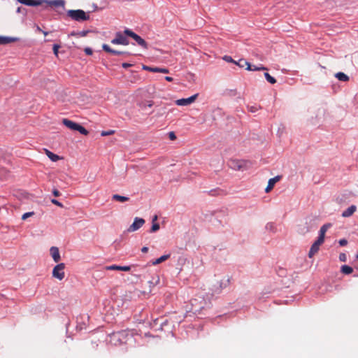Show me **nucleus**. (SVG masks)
I'll return each mask as SVG.
<instances>
[{
    "label": "nucleus",
    "instance_id": "obj_24",
    "mask_svg": "<svg viewBox=\"0 0 358 358\" xmlns=\"http://www.w3.org/2000/svg\"><path fill=\"white\" fill-rule=\"evenodd\" d=\"M153 106L152 101H146L141 103V107L143 110H145L147 107L151 108Z\"/></svg>",
    "mask_w": 358,
    "mask_h": 358
},
{
    "label": "nucleus",
    "instance_id": "obj_53",
    "mask_svg": "<svg viewBox=\"0 0 358 358\" xmlns=\"http://www.w3.org/2000/svg\"><path fill=\"white\" fill-rule=\"evenodd\" d=\"M284 272H285V271L283 269H280L279 273H279V275L283 274Z\"/></svg>",
    "mask_w": 358,
    "mask_h": 358
},
{
    "label": "nucleus",
    "instance_id": "obj_30",
    "mask_svg": "<svg viewBox=\"0 0 358 358\" xmlns=\"http://www.w3.org/2000/svg\"><path fill=\"white\" fill-rule=\"evenodd\" d=\"M102 48L103 50H105L106 52H109V53H111V51H113V50L111 48H110V46L108 45L107 44H103L102 45Z\"/></svg>",
    "mask_w": 358,
    "mask_h": 358
},
{
    "label": "nucleus",
    "instance_id": "obj_49",
    "mask_svg": "<svg viewBox=\"0 0 358 358\" xmlns=\"http://www.w3.org/2000/svg\"><path fill=\"white\" fill-rule=\"evenodd\" d=\"M157 215H155V216L152 217V223H157Z\"/></svg>",
    "mask_w": 358,
    "mask_h": 358
},
{
    "label": "nucleus",
    "instance_id": "obj_2",
    "mask_svg": "<svg viewBox=\"0 0 358 358\" xmlns=\"http://www.w3.org/2000/svg\"><path fill=\"white\" fill-rule=\"evenodd\" d=\"M62 123L64 124V125H65L69 129L73 130V131H78L80 134H82L85 136H87L89 134L88 131L85 127H83L80 124H77L70 120L63 119Z\"/></svg>",
    "mask_w": 358,
    "mask_h": 358
},
{
    "label": "nucleus",
    "instance_id": "obj_38",
    "mask_svg": "<svg viewBox=\"0 0 358 358\" xmlns=\"http://www.w3.org/2000/svg\"><path fill=\"white\" fill-rule=\"evenodd\" d=\"M90 31L87 30V31H79L78 32V36H81V37H84L85 36L87 33H89Z\"/></svg>",
    "mask_w": 358,
    "mask_h": 358
},
{
    "label": "nucleus",
    "instance_id": "obj_14",
    "mask_svg": "<svg viewBox=\"0 0 358 358\" xmlns=\"http://www.w3.org/2000/svg\"><path fill=\"white\" fill-rule=\"evenodd\" d=\"M18 38L15 37L1 36H0V45H5L13 42L17 41Z\"/></svg>",
    "mask_w": 358,
    "mask_h": 358
},
{
    "label": "nucleus",
    "instance_id": "obj_31",
    "mask_svg": "<svg viewBox=\"0 0 358 358\" xmlns=\"http://www.w3.org/2000/svg\"><path fill=\"white\" fill-rule=\"evenodd\" d=\"M223 59L227 62H230V63H234L236 62V61H234L231 57L230 56H227V55H225L223 57Z\"/></svg>",
    "mask_w": 358,
    "mask_h": 358
},
{
    "label": "nucleus",
    "instance_id": "obj_3",
    "mask_svg": "<svg viewBox=\"0 0 358 358\" xmlns=\"http://www.w3.org/2000/svg\"><path fill=\"white\" fill-rule=\"evenodd\" d=\"M124 33L126 36L131 37L140 46L145 49L148 48V43L145 42V41L131 30L126 29Z\"/></svg>",
    "mask_w": 358,
    "mask_h": 358
},
{
    "label": "nucleus",
    "instance_id": "obj_11",
    "mask_svg": "<svg viewBox=\"0 0 358 358\" xmlns=\"http://www.w3.org/2000/svg\"><path fill=\"white\" fill-rule=\"evenodd\" d=\"M280 178L281 177L280 176H277L273 178H271L268 182V185L265 189V192L266 193L271 192V190L273 188L275 184L280 180Z\"/></svg>",
    "mask_w": 358,
    "mask_h": 358
},
{
    "label": "nucleus",
    "instance_id": "obj_35",
    "mask_svg": "<svg viewBox=\"0 0 358 358\" xmlns=\"http://www.w3.org/2000/svg\"><path fill=\"white\" fill-rule=\"evenodd\" d=\"M266 229L273 231L274 230V224L273 223H268L266 226Z\"/></svg>",
    "mask_w": 358,
    "mask_h": 358
},
{
    "label": "nucleus",
    "instance_id": "obj_5",
    "mask_svg": "<svg viewBox=\"0 0 358 358\" xmlns=\"http://www.w3.org/2000/svg\"><path fill=\"white\" fill-rule=\"evenodd\" d=\"M111 43L115 45H127L129 43V41L121 32H117L115 38L111 41Z\"/></svg>",
    "mask_w": 358,
    "mask_h": 358
},
{
    "label": "nucleus",
    "instance_id": "obj_8",
    "mask_svg": "<svg viewBox=\"0 0 358 358\" xmlns=\"http://www.w3.org/2000/svg\"><path fill=\"white\" fill-rule=\"evenodd\" d=\"M145 223L143 218L135 217L134 222L128 228V231L133 232L139 229Z\"/></svg>",
    "mask_w": 358,
    "mask_h": 358
},
{
    "label": "nucleus",
    "instance_id": "obj_57",
    "mask_svg": "<svg viewBox=\"0 0 358 358\" xmlns=\"http://www.w3.org/2000/svg\"><path fill=\"white\" fill-rule=\"evenodd\" d=\"M357 258L358 259V255H357Z\"/></svg>",
    "mask_w": 358,
    "mask_h": 358
},
{
    "label": "nucleus",
    "instance_id": "obj_4",
    "mask_svg": "<svg viewBox=\"0 0 358 358\" xmlns=\"http://www.w3.org/2000/svg\"><path fill=\"white\" fill-rule=\"evenodd\" d=\"M65 264L60 263L56 265L52 270V276L59 280H62L65 277L64 270Z\"/></svg>",
    "mask_w": 358,
    "mask_h": 358
},
{
    "label": "nucleus",
    "instance_id": "obj_21",
    "mask_svg": "<svg viewBox=\"0 0 358 358\" xmlns=\"http://www.w3.org/2000/svg\"><path fill=\"white\" fill-rule=\"evenodd\" d=\"M170 257V255H164L160 257L159 258L155 259L152 262V265H157L161 264L162 262L167 260Z\"/></svg>",
    "mask_w": 358,
    "mask_h": 358
},
{
    "label": "nucleus",
    "instance_id": "obj_32",
    "mask_svg": "<svg viewBox=\"0 0 358 358\" xmlns=\"http://www.w3.org/2000/svg\"><path fill=\"white\" fill-rule=\"evenodd\" d=\"M266 68L263 66H252V69L250 71H261V70H266Z\"/></svg>",
    "mask_w": 358,
    "mask_h": 358
},
{
    "label": "nucleus",
    "instance_id": "obj_33",
    "mask_svg": "<svg viewBox=\"0 0 358 358\" xmlns=\"http://www.w3.org/2000/svg\"><path fill=\"white\" fill-rule=\"evenodd\" d=\"M339 260L341 262H346V260H347L346 255L345 253H341L339 255Z\"/></svg>",
    "mask_w": 358,
    "mask_h": 358
},
{
    "label": "nucleus",
    "instance_id": "obj_16",
    "mask_svg": "<svg viewBox=\"0 0 358 358\" xmlns=\"http://www.w3.org/2000/svg\"><path fill=\"white\" fill-rule=\"evenodd\" d=\"M107 270H118V271H129L131 269V267L129 266H117V265H111L106 267Z\"/></svg>",
    "mask_w": 358,
    "mask_h": 358
},
{
    "label": "nucleus",
    "instance_id": "obj_34",
    "mask_svg": "<svg viewBox=\"0 0 358 358\" xmlns=\"http://www.w3.org/2000/svg\"><path fill=\"white\" fill-rule=\"evenodd\" d=\"M51 202H52L53 204H55V205H56V206H59V207L63 208V205H62V203H60L59 201H57V200L55 199H52L51 200Z\"/></svg>",
    "mask_w": 358,
    "mask_h": 358
},
{
    "label": "nucleus",
    "instance_id": "obj_37",
    "mask_svg": "<svg viewBox=\"0 0 358 358\" xmlns=\"http://www.w3.org/2000/svg\"><path fill=\"white\" fill-rule=\"evenodd\" d=\"M6 171L5 169H0V179L1 180H3V178L5 177L6 176Z\"/></svg>",
    "mask_w": 358,
    "mask_h": 358
},
{
    "label": "nucleus",
    "instance_id": "obj_36",
    "mask_svg": "<svg viewBox=\"0 0 358 358\" xmlns=\"http://www.w3.org/2000/svg\"><path fill=\"white\" fill-rule=\"evenodd\" d=\"M169 137L170 140H171V141H174L176 139V136L173 131H170L169 133Z\"/></svg>",
    "mask_w": 358,
    "mask_h": 358
},
{
    "label": "nucleus",
    "instance_id": "obj_28",
    "mask_svg": "<svg viewBox=\"0 0 358 358\" xmlns=\"http://www.w3.org/2000/svg\"><path fill=\"white\" fill-rule=\"evenodd\" d=\"M59 48H60V45H59L55 44V45H53V48H52V49H53V52H54V54H55V55L56 57H57V56H58V50H59Z\"/></svg>",
    "mask_w": 358,
    "mask_h": 358
},
{
    "label": "nucleus",
    "instance_id": "obj_23",
    "mask_svg": "<svg viewBox=\"0 0 358 358\" xmlns=\"http://www.w3.org/2000/svg\"><path fill=\"white\" fill-rule=\"evenodd\" d=\"M264 76L266 80L271 84H275L276 83V80L272 77L268 73H265Z\"/></svg>",
    "mask_w": 358,
    "mask_h": 358
},
{
    "label": "nucleus",
    "instance_id": "obj_22",
    "mask_svg": "<svg viewBox=\"0 0 358 358\" xmlns=\"http://www.w3.org/2000/svg\"><path fill=\"white\" fill-rule=\"evenodd\" d=\"M341 271L343 273L348 275L353 272V268L348 265H343L341 266Z\"/></svg>",
    "mask_w": 358,
    "mask_h": 358
},
{
    "label": "nucleus",
    "instance_id": "obj_45",
    "mask_svg": "<svg viewBox=\"0 0 358 358\" xmlns=\"http://www.w3.org/2000/svg\"><path fill=\"white\" fill-rule=\"evenodd\" d=\"M52 194H53V195H54L55 196H57H57H60V194H60V192H59L57 189H53V191H52Z\"/></svg>",
    "mask_w": 358,
    "mask_h": 358
},
{
    "label": "nucleus",
    "instance_id": "obj_54",
    "mask_svg": "<svg viewBox=\"0 0 358 358\" xmlns=\"http://www.w3.org/2000/svg\"><path fill=\"white\" fill-rule=\"evenodd\" d=\"M117 336H118V334H112V337H113V338H116V337H117Z\"/></svg>",
    "mask_w": 358,
    "mask_h": 358
},
{
    "label": "nucleus",
    "instance_id": "obj_42",
    "mask_svg": "<svg viewBox=\"0 0 358 358\" xmlns=\"http://www.w3.org/2000/svg\"><path fill=\"white\" fill-rule=\"evenodd\" d=\"M159 69L160 68L159 67H152L151 69H150V71L154 73H159Z\"/></svg>",
    "mask_w": 358,
    "mask_h": 358
},
{
    "label": "nucleus",
    "instance_id": "obj_44",
    "mask_svg": "<svg viewBox=\"0 0 358 358\" xmlns=\"http://www.w3.org/2000/svg\"><path fill=\"white\" fill-rule=\"evenodd\" d=\"M169 72V70L166 68H160L159 73H168Z\"/></svg>",
    "mask_w": 358,
    "mask_h": 358
},
{
    "label": "nucleus",
    "instance_id": "obj_26",
    "mask_svg": "<svg viewBox=\"0 0 358 358\" xmlns=\"http://www.w3.org/2000/svg\"><path fill=\"white\" fill-rule=\"evenodd\" d=\"M34 212L31 211V212H28V213H25L22 215V220H27L28 217H31L34 215Z\"/></svg>",
    "mask_w": 358,
    "mask_h": 358
},
{
    "label": "nucleus",
    "instance_id": "obj_9",
    "mask_svg": "<svg viewBox=\"0 0 358 358\" xmlns=\"http://www.w3.org/2000/svg\"><path fill=\"white\" fill-rule=\"evenodd\" d=\"M22 4L29 6H37L42 5L45 0H17Z\"/></svg>",
    "mask_w": 358,
    "mask_h": 358
},
{
    "label": "nucleus",
    "instance_id": "obj_50",
    "mask_svg": "<svg viewBox=\"0 0 358 358\" xmlns=\"http://www.w3.org/2000/svg\"><path fill=\"white\" fill-rule=\"evenodd\" d=\"M151 66H143V69L146 70V71H150V69H151Z\"/></svg>",
    "mask_w": 358,
    "mask_h": 358
},
{
    "label": "nucleus",
    "instance_id": "obj_18",
    "mask_svg": "<svg viewBox=\"0 0 358 358\" xmlns=\"http://www.w3.org/2000/svg\"><path fill=\"white\" fill-rule=\"evenodd\" d=\"M45 153L48 156V157L52 162H57L60 159V157L53 152H50L48 149H44Z\"/></svg>",
    "mask_w": 358,
    "mask_h": 358
},
{
    "label": "nucleus",
    "instance_id": "obj_15",
    "mask_svg": "<svg viewBox=\"0 0 358 358\" xmlns=\"http://www.w3.org/2000/svg\"><path fill=\"white\" fill-rule=\"evenodd\" d=\"M331 227V224L327 223L322 225L320 229V234L318 238H322V240L324 241L325 234L327 231Z\"/></svg>",
    "mask_w": 358,
    "mask_h": 358
},
{
    "label": "nucleus",
    "instance_id": "obj_10",
    "mask_svg": "<svg viewBox=\"0 0 358 358\" xmlns=\"http://www.w3.org/2000/svg\"><path fill=\"white\" fill-rule=\"evenodd\" d=\"M50 253L55 262H59L61 259L60 253L59 248L55 246H52L50 249Z\"/></svg>",
    "mask_w": 358,
    "mask_h": 358
},
{
    "label": "nucleus",
    "instance_id": "obj_52",
    "mask_svg": "<svg viewBox=\"0 0 358 358\" xmlns=\"http://www.w3.org/2000/svg\"><path fill=\"white\" fill-rule=\"evenodd\" d=\"M36 30H37L38 31H41V32H42V31H43V30H42V29H41L38 26H37V27H36Z\"/></svg>",
    "mask_w": 358,
    "mask_h": 358
},
{
    "label": "nucleus",
    "instance_id": "obj_48",
    "mask_svg": "<svg viewBox=\"0 0 358 358\" xmlns=\"http://www.w3.org/2000/svg\"><path fill=\"white\" fill-rule=\"evenodd\" d=\"M165 80H166V81H168V82H171V81H173V78H172V77H170V76H166V77H165Z\"/></svg>",
    "mask_w": 358,
    "mask_h": 358
},
{
    "label": "nucleus",
    "instance_id": "obj_56",
    "mask_svg": "<svg viewBox=\"0 0 358 358\" xmlns=\"http://www.w3.org/2000/svg\"><path fill=\"white\" fill-rule=\"evenodd\" d=\"M238 169L241 167V165H238Z\"/></svg>",
    "mask_w": 358,
    "mask_h": 358
},
{
    "label": "nucleus",
    "instance_id": "obj_12",
    "mask_svg": "<svg viewBox=\"0 0 358 358\" xmlns=\"http://www.w3.org/2000/svg\"><path fill=\"white\" fill-rule=\"evenodd\" d=\"M44 3H48L50 6L54 7H62L64 8L65 1L64 0H45Z\"/></svg>",
    "mask_w": 358,
    "mask_h": 358
},
{
    "label": "nucleus",
    "instance_id": "obj_40",
    "mask_svg": "<svg viewBox=\"0 0 358 358\" xmlns=\"http://www.w3.org/2000/svg\"><path fill=\"white\" fill-rule=\"evenodd\" d=\"M347 244H348V241L346 239H345V238L341 239L339 241V245L341 246H345Z\"/></svg>",
    "mask_w": 358,
    "mask_h": 358
},
{
    "label": "nucleus",
    "instance_id": "obj_41",
    "mask_svg": "<svg viewBox=\"0 0 358 358\" xmlns=\"http://www.w3.org/2000/svg\"><path fill=\"white\" fill-rule=\"evenodd\" d=\"M84 51L87 55H92L93 52L92 50L90 48H85Z\"/></svg>",
    "mask_w": 358,
    "mask_h": 358
},
{
    "label": "nucleus",
    "instance_id": "obj_39",
    "mask_svg": "<svg viewBox=\"0 0 358 358\" xmlns=\"http://www.w3.org/2000/svg\"><path fill=\"white\" fill-rule=\"evenodd\" d=\"M111 54L115 55H120L122 54H127V52H120V51H117V50H113V51H111Z\"/></svg>",
    "mask_w": 358,
    "mask_h": 358
},
{
    "label": "nucleus",
    "instance_id": "obj_13",
    "mask_svg": "<svg viewBox=\"0 0 358 358\" xmlns=\"http://www.w3.org/2000/svg\"><path fill=\"white\" fill-rule=\"evenodd\" d=\"M357 210V206L355 205L350 206L345 210L342 213V216L343 217H350L354 214V213Z\"/></svg>",
    "mask_w": 358,
    "mask_h": 358
},
{
    "label": "nucleus",
    "instance_id": "obj_25",
    "mask_svg": "<svg viewBox=\"0 0 358 358\" xmlns=\"http://www.w3.org/2000/svg\"><path fill=\"white\" fill-rule=\"evenodd\" d=\"M159 229V223H152V227L150 229V232L151 233H154V232H156L157 231H158Z\"/></svg>",
    "mask_w": 358,
    "mask_h": 358
},
{
    "label": "nucleus",
    "instance_id": "obj_43",
    "mask_svg": "<svg viewBox=\"0 0 358 358\" xmlns=\"http://www.w3.org/2000/svg\"><path fill=\"white\" fill-rule=\"evenodd\" d=\"M248 108L252 113H255L258 110L255 106H248Z\"/></svg>",
    "mask_w": 358,
    "mask_h": 358
},
{
    "label": "nucleus",
    "instance_id": "obj_55",
    "mask_svg": "<svg viewBox=\"0 0 358 358\" xmlns=\"http://www.w3.org/2000/svg\"><path fill=\"white\" fill-rule=\"evenodd\" d=\"M42 33L45 35V36H47L48 34V31H43Z\"/></svg>",
    "mask_w": 358,
    "mask_h": 358
},
{
    "label": "nucleus",
    "instance_id": "obj_19",
    "mask_svg": "<svg viewBox=\"0 0 358 358\" xmlns=\"http://www.w3.org/2000/svg\"><path fill=\"white\" fill-rule=\"evenodd\" d=\"M335 77L340 81L347 82L349 80V77L343 72H338L335 74Z\"/></svg>",
    "mask_w": 358,
    "mask_h": 358
},
{
    "label": "nucleus",
    "instance_id": "obj_6",
    "mask_svg": "<svg viewBox=\"0 0 358 358\" xmlns=\"http://www.w3.org/2000/svg\"><path fill=\"white\" fill-rule=\"evenodd\" d=\"M199 94H195L188 98H184V99H178L176 101V104L177 106H189L190 104H192V103H194L196 99H197Z\"/></svg>",
    "mask_w": 358,
    "mask_h": 358
},
{
    "label": "nucleus",
    "instance_id": "obj_20",
    "mask_svg": "<svg viewBox=\"0 0 358 358\" xmlns=\"http://www.w3.org/2000/svg\"><path fill=\"white\" fill-rule=\"evenodd\" d=\"M112 199L120 202H126L129 200V197L121 196L119 194H113Z\"/></svg>",
    "mask_w": 358,
    "mask_h": 358
},
{
    "label": "nucleus",
    "instance_id": "obj_47",
    "mask_svg": "<svg viewBox=\"0 0 358 358\" xmlns=\"http://www.w3.org/2000/svg\"><path fill=\"white\" fill-rule=\"evenodd\" d=\"M148 251V248L145 246L141 248V252L143 253H145Z\"/></svg>",
    "mask_w": 358,
    "mask_h": 358
},
{
    "label": "nucleus",
    "instance_id": "obj_17",
    "mask_svg": "<svg viewBox=\"0 0 358 358\" xmlns=\"http://www.w3.org/2000/svg\"><path fill=\"white\" fill-rule=\"evenodd\" d=\"M235 64L241 68L246 66V69L248 71L252 69V66L250 65V64L245 59H241L238 62H236Z\"/></svg>",
    "mask_w": 358,
    "mask_h": 358
},
{
    "label": "nucleus",
    "instance_id": "obj_1",
    "mask_svg": "<svg viewBox=\"0 0 358 358\" xmlns=\"http://www.w3.org/2000/svg\"><path fill=\"white\" fill-rule=\"evenodd\" d=\"M67 15L72 20L78 22L87 21L90 19V15H87L84 10L80 9L69 10L67 11Z\"/></svg>",
    "mask_w": 358,
    "mask_h": 358
},
{
    "label": "nucleus",
    "instance_id": "obj_27",
    "mask_svg": "<svg viewBox=\"0 0 358 358\" xmlns=\"http://www.w3.org/2000/svg\"><path fill=\"white\" fill-rule=\"evenodd\" d=\"M115 134L114 130L103 131L101 134L102 136H110Z\"/></svg>",
    "mask_w": 358,
    "mask_h": 358
},
{
    "label": "nucleus",
    "instance_id": "obj_29",
    "mask_svg": "<svg viewBox=\"0 0 358 358\" xmlns=\"http://www.w3.org/2000/svg\"><path fill=\"white\" fill-rule=\"evenodd\" d=\"M102 48L103 50H105L106 52H109V53H111V51H113V50L111 48H110V46L108 45L107 44H103L102 45Z\"/></svg>",
    "mask_w": 358,
    "mask_h": 358
},
{
    "label": "nucleus",
    "instance_id": "obj_51",
    "mask_svg": "<svg viewBox=\"0 0 358 358\" xmlns=\"http://www.w3.org/2000/svg\"><path fill=\"white\" fill-rule=\"evenodd\" d=\"M71 36H78V32H76V31H72L71 34H70Z\"/></svg>",
    "mask_w": 358,
    "mask_h": 358
},
{
    "label": "nucleus",
    "instance_id": "obj_7",
    "mask_svg": "<svg viewBox=\"0 0 358 358\" xmlns=\"http://www.w3.org/2000/svg\"><path fill=\"white\" fill-rule=\"evenodd\" d=\"M324 241L322 240V238H317V241L313 243L308 252V257L310 258L313 257L319 251L320 247Z\"/></svg>",
    "mask_w": 358,
    "mask_h": 358
},
{
    "label": "nucleus",
    "instance_id": "obj_46",
    "mask_svg": "<svg viewBox=\"0 0 358 358\" xmlns=\"http://www.w3.org/2000/svg\"><path fill=\"white\" fill-rule=\"evenodd\" d=\"M132 66V64H129V63H122V66L123 68H124V69H127V68L130 67V66Z\"/></svg>",
    "mask_w": 358,
    "mask_h": 358
}]
</instances>
